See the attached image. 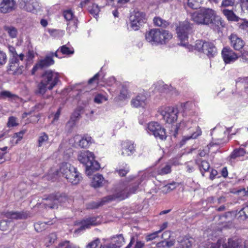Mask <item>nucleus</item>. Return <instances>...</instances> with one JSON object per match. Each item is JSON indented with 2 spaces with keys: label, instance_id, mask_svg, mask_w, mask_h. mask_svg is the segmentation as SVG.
I'll list each match as a JSON object with an SVG mask.
<instances>
[{
  "label": "nucleus",
  "instance_id": "69168bd1",
  "mask_svg": "<svg viewBox=\"0 0 248 248\" xmlns=\"http://www.w3.org/2000/svg\"><path fill=\"white\" fill-rule=\"evenodd\" d=\"M241 57L242 59L243 62H248V51L244 50L241 53Z\"/></svg>",
  "mask_w": 248,
  "mask_h": 248
},
{
  "label": "nucleus",
  "instance_id": "7ed1b4c3",
  "mask_svg": "<svg viewBox=\"0 0 248 248\" xmlns=\"http://www.w3.org/2000/svg\"><path fill=\"white\" fill-rule=\"evenodd\" d=\"M78 160L86 167V173L90 175L100 168L99 163L94 160V156L92 152L89 151H82L78 153Z\"/></svg>",
  "mask_w": 248,
  "mask_h": 248
},
{
  "label": "nucleus",
  "instance_id": "6e6d98bb",
  "mask_svg": "<svg viewBox=\"0 0 248 248\" xmlns=\"http://www.w3.org/2000/svg\"><path fill=\"white\" fill-rule=\"evenodd\" d=\"M161 232V230L156 231L152 233L147 235L146 237L147 241H150L155 239L157 236V234Z\"/></svg>",
  "mask_w": 248,
  "mask_h": 248
},
{
  "label": "nucleus",
  "instance_id": "5fc2aeb1",
  "mask_svg": "<svg viewBox=\"0 0 248 248\" xmlns=\"http://www.w3.org/2000/svg\"><path fill=\"white\" fill-rule=\"evenodd\" d=\"M116 171L120 176H124L129 171V168L126 165L124 169H120L119 170H117Z\"/></svg>",
  "mask_w": 248,
  "mask_h": 248
},
{
  "label": "nucleus",
  "instance_id": "0e129e2a",
  "mask_svg": "<svg viewBox=\"0 0 248 248\" xmlns=\"http://www.w3.org/2000/svg\"><path fill=\"white\" fill-rule=\"evenodd\" d=\"M80 116V113L79 110H76L72 114L71 119L73 121L75 122L79 118Z\"/></svg>",
  "mask_w": 248,
  "mask_h": 248
},
{
  "label": "nucleus",
  "instance_id": "58836bf2",
  "mask_svg": "<svg viewBox=\"0 0 248 248\" xmlns=\"http://www.w3.org/2000/svg\"><path fill=\"white\" fill-rule=\"evenodd\" d=\"M246 154L245 150L243 148L234 150L231 155L232 158L235 159L238 157L242 156Z\"/></svg>",
  "mask_w": 248,
  "mask_h": 248
},
{
  "label": "nucleus",
  "instance_id": "13d9d810",
  "mask_svg": "<svg viewBox=\"0 0 248 248\" xmlns=\"http://www.w3.org/2000/svg\"><path fill=\"white\" fill-rule=\"evenodd\" d=\"M235 3V0H223L221 6L223 7L232 6Z\"/></svg>",
  "mask_w": 248,
  "mask_h": 248
},
{
  "label": "nucleus",
  "instance_id": "e433bc0d",
  "mask_svg": "<svg viewBox=\"0 0 248 248\" xmlns=\"http://www.w3.org/2000/svg\"><path fill=\"white\" fill-rule=\"evenodd\" d=\"M108 100V97L106 94L101 93H97L94 98V102L97 104H101L106 101Z\"/></svg>",
  "mask_w": 248,
  "mask_h": 248
},
{
  "label": "nucleus",
  "instance_id": "a878e982",
  "mask_svg": "<svg viewBox=\"0 0 248 248\" xmlns=\"http://www.w3.org/2000/svg\"><path fill=\"white\" fill-rule=\"evenodd\" d=\"M54 56L53 53L51 55H47L45 58L38 61V65H40V69L48 67L54 64V61L53 59V56Z\"/></svg>",
  "mask_w": 248,
  "mask_h": 248
},
{
  "label": "nucleus",
  "instance_id": "a211bd4d",
  "mask_svg": "<svg viewBox=\"0 0 248 248\" xmlns=\"http://www.w3.org/2000/svg\"><path fill=\"white\" fill-rule=\"evenodd\" d=\"M162 238L164 240L157 243V248H170L175 243V240L170 238V232L169 231L164 232L162 233Z\"/></svg>",
  "mask_w": 248,
  "mask_h": 248
},
{
  "label": "nucleus",
  "instance_id": "4d7b16f0",
  "mask_svg": "<svg viewBox=\"0 0 248 248\" xmlns=\"http://www.w3.org/2000/svg\"><path fill=\"white\" fill-rule=\"evenodd\" d=\"M242 10L248 12V0H239Z\"/></svg>",
  "mask_w": 248,
  "mask_h": 248
},
{
  "label": "nucleus",
  "instance_id": "9b49d317",
  "mask_svg": "<svg viewBox=\"0 0 248 248\" xmlns=\"http://www.w3.org/2000/svg\"><path fill=\"white\" fill-rule=\"evenodd\" d=\"M145 20V14L144 12L134 10L130 16V27L133 30L137 31Z\"/></svg>",
  "mask_w": 248,
  "mask_h": 248
},
{
  "label": "nucleus",
  "instance_id": "ea45409f",
  "mask_svg": "<svg viewBox=\"0 0 248 248\" xmlns=\"http://www.w3.org/2000/svg\"><path fill=\"white\" fill-rule=\"evenodd\" d=\"M0 95L3 98H8L9 99H16L17 98V95L12 93L8 91H2L0 93Z\"/></svg>",
  "mask_w": 248,
  "mask_h": 248
},
{
  "label": "nucleus",
  "instance_id": "4be33fe9",
  "mask_svg": "<svg viewBox=\"0 0 248 248\" xmlns=\"http://www.w3.org/2000/svg\"><path fill=\"white\" fill-rule=\"evenodd\" d=\"M75 143L80 148H88L91 143L92 138L90 136H84L81 138L79 135H76L74 137Z\"/></svg>",
  "mask_w": 248,
  "mask_h": 248
},
{
  "label": "nucleus",
  "instance_id": "3c124183",
  "mask_svg": "<svg viewBox=\"0 0 248 248\" xmlns=\"http://www.w3.org/2000/svg\"><path fill=\"white\" fill-rule=\"evenodd\" d=\"M90 13L93 15L94 17L97 16L100 12V8L98 5L93 4L92 6L89 9Z\"/></svg>",
  "mask_w": 248,
  "mask_h": 248
},
{
  "label": "nucleus",
  "instance_id": "39448f33",
  "mask_svg": "<svg viewBox=\"0 0 248 248\" xmlns=\"http://www.w3.org/2000/svg\"><path fill=\"white\" fill-rule=\"evenodd\" d=\"M60 172L73 185H77L82 179V176L77 168L69 163H62L60 168Z\"/></svg>",
  "mask_w": 248,
  "mask_h": 248
},
{
  "label": "nucleus",
  "instance_id": "dca6fc26",
  "mask_svg": "<svg viewBox=\"0 0 248 248\" xmlns=\"http://www.w3.org/2000/svg\"><path fill=\"white\" fill-rule=\"evenodd\" d=\"M136 151V145L131 140H125L122 143L121 155L128 156L133 155Z\"/></svg>",
  "mask_w": 248,
  "mask_h": 248
},
{
  "label": "nucleus",
  "instance_id": "49530a36",
  "mask_svg": "<svg viewBox=\"0 0 248 248\" xmlns=\"http://www.w3.org/2000/svg\"><path fill=\"white\" fill-rule=\"evenodd\" d=\"M196 162H194L192 161L187 162L185 163L186 170L188 173H191L195 170V166Z\"/></svg>",
  "mask_w": 248,
  "mask_h": 248
},
{
  "label": "nucleus",
  "instance_id": "ddd939ff",
  "mask_svg": "<svg viewBox=\"0 0 248 248\" xmlns=\"http://www.w3.org/2000/svg\"><path fill=\"white\" fill-rule=\"evenodd\" d=\"M44 200L46 201V202H44L46 207L50 209H57L62 202L66 200V198L60 193H57L51 194Z\"/></svg>",
  "mask_w": 248,
  "mask_h": 248
},
{
  "label": "nucleus",
  "instance_id": "2eb2a0df",
  "mask_svg": "<svg viewBox=\"0 0 248 248\" xmlns=\"http://www.w3.org/2000/svg\"><path fill=\"white\" fill-rule=\"evenodd\" d=\"M97 217H90L83 219L80 222V227L74 231L75 233H79L80 232L90 228L91 226H95L99 224L97 221Z\"/></svg>",
  "mask_w": 248,
  "mask_h": 248
},
{
  "label": "nucleus",
  "instance_id": "bb28decb",
  "mask_svg": "<svg viewBox=\"0 0 248 248\" xmlns=\"http://www.w3.org/2000/svg\"><path fill=\"white\" fill-rule=\"evenodd\" d=\"M105 180L103 176L99 174H96L94 175L91 185L92 186L96 188L102 186L105 183Z\"/></svg>",
  "mask_w": 248,
  "mask_h": 248
},
{
  "label": "nucleus",
  "instance_id": "f3484780",
  "mask_svg": "<svg viewBox=\"0 0 248 248\" xmlns=\"http://www.w3.org/2000/svg\"><path fill=\"white\" fill-rule=\"evenodd\" d=\"M211 135L215 144H219L221 143L222 139L225 136V128L220 126H217L211 130Z\"/></svg>",
  "mask_w": 248,
  "mask_h": 248
},
{
  "label": "nucleus",
  "instance_id": "8fccbe9b",
  "mask_svg": "<svg viewBox=\"0 0 248 248\" xmlns=\"http://www.w3.org/2000/svg\"><path fill=\"white\" fill-rule=\"evenodd\" d=\"M200 2L201 0H187L188 6L194 9H197L199 7Z\"/></svg>",
  "mask_w": 248,
  "mask_h": 248
},
{
  "label": "nucleus",
  "instance_id": "473e14b6",
  "mask_svg": "<svg viewBox=\"0 0 248 248\" xmlns=\"http://www.w3.org/2000/svg\"><path fill=\"white\" fill-rule=\"evenodd\" d=\"M4 31L12 38H16L17 36V29L12 26H5L4 27Z\"/></svg>",
  "mask_w": 248,
  "mask_h": 248
},
{
  "label": "nucleus",
  "instance_id": "de8ad7c7",
  "mask_svg": "<svg viewBox=\"0 0 248 248\" xmlns=\"http://www.w3.org/2000/svg\"><path fill=\"white\" fill-rule=\"evenodd\" d=\"M59 247L64 248H80L79 246L73 244H70L68 241H64L59 244Z\"/></svg>",
  "mask_w": 248,
  "mask_h": 248
},
{
  "label": "nucleus",
  "instance_id": "0eeeda50",
  "mask_svg": "<svg viewBox=\"0 0 248 248\" xmlns=\"http://www.w3.org/2000/svg\"><path fill=\"white\" fill-rule=\"evenodd\" d=\"M25 56L20 53L19 56L10 57L8 71L15 75H21L23 71V64L25 62Z\"/></svg>",
  "mask_w": 248,
  "mask_h": 248
},
{
  "label": "nucleus",
  "instance_id": "603ef678",
  "mask_svg": "<svg viewBox=\"0 0 248 248\" xmlns=\"http://www.w3.org/2000/svg\"><path fill=\"white\" fill-rule=\"evenodd\" d=\"M18 125L17 123L16 118L15 117L11 116L8 119L7 126L8 127L15 126Z\"/></svg>",
  "mask_w": 248,
  "mask_h": 248
},
{
  "label": "nucleus",
  "instance_id": "6e6552de",
  "mask_svg": "<svg viewBox=\"0 0 248 248\" xmlns=\"http://www.w3.org/2000/svg\"><path fill=\"white\" fill-rule=\"evenodd\" d=\"M210 239L213 240V238L211 237L208 239V246L210 248H240L241 246V240L236 238L229 239L227 242H225V239L224 238H221L218 239L216 243L211 242Z\"/></svg>",
  "mask_w": 248,
  "mask_h": 248
},
{
  "label": "nucleus",
  "instance_id": "2f4dec72",
  "mask_svg": "<svg viewBox=\"0 0 248 248\" xmlns=\"http://www.w3.org/2000/svg\"><path fill=\"white\" fill-rule=\"evenodd\" d=\"M67 31L69 33L76 31L78 27V19H74L73 20L68 21L67 23Z\"/></svg>",
  "mask_w": 248,
  "mask_h": 248
},
{
  "label": "nucleus",
  "instance_id": "c9c22d12",
  "mask_svg": "<svg viewBox=\"0 0 248 248\" xmlns=\"http://www.w3.org/2000/svg\"><path fill=\"white\" fill-rule=\"evenodd\" d=\"M109 202L108 201H103V198L99 202H92L88 203L87 205V208L89 209H93L98 208L101 205H103L106 202Z\"/></svg>",
  "mask_w": 248,
  "mask_h": 248
},
{
  "label": "nucleus",
  "instance_id": "4468645a",
  "mask_svg": "<svg viewBox=\"0 0 248 248\" xmlns=\"http://www.w3.org/2000/svg\"><path fill=\"white\" fill-rule=\"evenodd\" d=\"M18 3L20 8L32 13L36 12L39 7L37 0H18Z\"/></svg>",
  "mask_w": 248,
  "mask_h": 248
},
{
  "label": "nucleus",
  "instance_id": "9d476101",
  "mask_svg": "<svg viewBox=\"0 0 248 248\" xmlns=\"http://www.w3.org/2000/svg\"><path fill=\"white\" fill-rule=\"evenodd\" d=\"M146 130L149 134H153L157 139L164 140L167 138L165 128L157 122L149 123Z\"/></svg>",
  "mask_w": 248,
  "mask_h": 248
},
{
  "label": "nucleus",
  "instance_id": "09e8293b",
  "mask_svg": "<svg viewBox=\"0 0 248 248\" xmlns=\"http://www.w3.org/2000/svg\"><path fill=\"white\" fill-rule=\"evenodd\" d=\"M208 202L217 204H220L225 202L226 201V198L224 196H221L219 198L216 200L214 197H210L208 199Z\"/></svg>",
  "mask_w": 248,
  "mask_h": 248
},
{
  "label": "nucleus",
  "instance_id": "052dcab7",
  "mask_svg": "<svg viewBox=\"0 0 248 248\" xmlns=\"http://www.w3.org/2000/svg\"><path fill=\"white\" fill-rule=\"evenodd\" d=\"M25 134V131H21L18 133H16L14 134L13 138L16 139L17 138V140L16 141V143H17L19 141H20L23 138L24 134Z\"/></svg>",
  "mask_w": 248,
  "mask_h": 248
},
{
  "label": "nucleus",
  "instance_id": "6ab92c4d",
  "mask_svg": "<svg viewBox=\"0 0 248 248\" xmlns=\"http://www.w3.org/2000/svg\"><path fill=\"white\" fill-rule=\"evenodd\" d=\"M222 56L226 63L234 62L238 58V56L229 47H224L222 50Z\"/></svg>",
  "mask_w": 248,
  "mask_h": 248
},
{
  "label": "nucleus",
  "instance_id": "f03ea898",
  "mask_svg": "<svg viewBox=\"0 0 248 248\" xmlns=\"http://www.w3.org/2000/svg\"><path fill=\"white\" fill-rule=\"evenodd\" d=\"M59 73L51 70H46L42 75V79L38 85L37 93L44 95L47 90H51L59 81Z\"/></svg>",
  "mask_w": 248,
  "mask_h": 248
},
{
  "label": "nucleus",
  "instance_id": "1a4fd4ad",
  "mask_svg": "<svg viewBox=\"0 0 248 248\" xmlns=\"http://www.w3.org/2000/svg\"><path fill=\"white\" fill-rule=\"evenodd\" d=\"M158 112L162 116L163 119L169 124L174 123L178 118V110L174 107H161L159 108Z\"/></svg>",
  "mask_w": 248,
  "mask_h": 248
},
{
  "label": "nucleus",
  "instance_id": "c85d7f7f",
  "mask_svg": "<svg viewBox=\"0 0 248 248\" xmlns=\"http://www.w3.org/2000/svg\"><path fill=\"white\" fill-rule=\"evenodd\" d=\"M60 52L63 54H72L74 53V49L72 48H70L68 47L66 45H63L61 46L55 53H54V56L59 58H62V57L60 56L58 54Z\"/></svg>",
  "mask_w": 248,
  "mask_h": 248
},
{
  "label": "nucleus",
  "instance_id": "f257e3e1",
  "mask_svg": "<svg viewBox=\"0 0 248 248\" xmlns=\"http://www.w3.org/2000/svg\"><path fill=\"white\" fill-rule=\"evenodd\" d=\"M191 19L197 24L210 25L215 30L224 26L221 18L210 8H202L191 14Z\"/></svg>",
  "mask_w": 248,
  "mask_h": 248
},
{
  "label": "nucleus",
  "instance_id": "bf43d9fd",
  "mask_svg": "<svg viewBox=\"0 0 248 248\" xmlns=\"http://www.w3.org/2000/svg\"><path fill=\"white\" fill-rule=\"evenodd\" d=\"M128 92L126 88L123 87L121 90L120 97L121 99H125L128 97Z\"/></svg>",
  "mask_w": 248,
  "mask_h": 248
},
{
  "label": "nucleus",
  "instance_id": "774afa93",
  "mask_svg": "<svg viewBox=\"0 0 248 248\" xmlns=\"http://www.w3.org/2000/svg\"><path fill=\"white\" fill-rule=\"evenodd\" d=\"M99 248H119V246H116V244H109L101 245Z\"/></svg>",
  "mask_w": 248,
  "mask_h": 248
},
{
  "label": "nucleus",
  "instance_id": "cd10ccee",
  "mask_svg": "<svg viewBox=\"0 0 248 248\" xmlns=\"http://www.w3.org/2000/svg\"><path fill=\"white\" fill-rule=\"evenodd\" d=\"M196 163L199 166L200 171L203 176L204 172L208 171L210 169L209 163L206 160L198 159L196 160Z\"/></svg>",
  "mask_w": 248,
  "mask_h": 248
},
{
  "label": "nucleus",
  "instance_id": "393cba45",
  "mask_svg": "<svg viewBox=\"0 0 248 248\" xmlns=\"http://www.w3.org/2000/svg\"><path fill=\"white\" fill-rule=\"evenodd\" d=\"M4 216L7 218L12 219H24L27 217V215L23 212H7L4 214Z\"/></svg>",
  "mask_w": 248,
  "mask_h": 248
},
{
  "label": "nucleus",
  "instance_id": "e2e57ef3",
  "mask_svg": "<svg viewBox=\"0 0 248 248\" xmlns=\"http://www.w3.org/2000/svg\"><path fill=\"white\" fill-rule=\"evenodd\" d=\"M7 56L5 53L0 51V66L6 63Z\"/></svg>",
  "mask_w": 248,
  "mask_h": 248
},
{
  "label": "nucleus",
  "instance_id": "37998d69",
  "mask_svg": "<svg viewBox=\"0 0 248 248\" xmlns=\"http://www.w3.org/2000/svg\"><path fill=\"white\" fill-rule=\"evenodd\" d=\"M100 244V240L98 238H96L94 240L90 242L86 246L85 248H97Z\"/></svg>",
  "mask_w": 248,
  "mask_h": 248
},
{
  "label": "nucleus",
  "instance_id": "c756f323",
  "mask_svg": "<svg viewBox=\"0 0 248 248\" xmlns=\"http://www.w3.org/2000/svg\"><path fill=\"white\" fill-rule=\"evenodd\" d=\"M222 12L229 20L234 21L239 20V18L232 10L224 9L222 11Z\"/></svg>",
  "mask_w": 248,
  "mask_h": 248
},
{
  "label": "nucleus",
  "instance_id": "f704fd0d",
  "mask_svg": "<svg viewBox=\"0 0 248 248\" xmlns=\"http://www.w3.org/2000/svg\"><path fill=\"white\" fill-rule=\"evenodd\" d=\"M194 242L193 238H185L181 242L180 246L178 248H190Z\"/></svg>",
  "mask_w": 248,
  "mask_h": 248
},
{
  "label": "nucleus",
  "instance_id": "4c0bfd02",
  "mask_svg": "<svg viewBox=\"0 0 248 248\" xmlns=\"http://www.w3.org/2000/svg\"><path fill=\"white\" fill-rule=\"evenodd\" d=\"M171 166L170 164H166L157 170V173L160 175H164L170 173L171 171Z\"/></svg>",
  "mask_w": 248,
  "mask_h": 248
},
{
  "label": "nucleus",
  "instance_id": "a19ab883",
  "mask_svg": "<svg viewBox=\"0 0 248 248\" xmlns=\"http://www.w3.org/2000/svg\"><path fill=\"white\" fill-rule=\"evenodd\" d=\"M239 217L242 220L246 219L248 218V205H245L241 210L238 212Z\"/></svg>",
  "mask_w": 248,
  "mask_h": 248
},
{
  "label": "nucleus",
  "instance_id": "7c9ffc66",
  "mask_svg": "<svg viewBox=\"0 0 248 248\" xmlns=\"http://www.w3.org/2000/svg\"><path fill=\"white\" fill-rule=\"evenodd\" d=\"M201 134H202L201 130L199 128V127L198 126H197L196 131L193 132L192 133V134H191L190 136H184L183 138L182 142L183 143H184L187 140H189L196 139L198 137L200 136L201 135Z\"/></svg>",
  "mask_w": 248,
  "mask_h": 248
},
{
  "label": "nucleus",
  "instance_id": "412c9836",
  "mask_svg": "<svg viewBox=\"0 0 248 248\" xmlns=\"http://www.w3.org/2000/svg\"><path fill=\"white\" fill-rule=\"evenodd\" d=\"M203 53L211 59L217 55V49L212 43L204 42Z\"/></svg>",
  "mask_w": 248,
  "mask_h": 248
},
{
  "label": "nucleus",
  "instance_id": "f8f14e48",
  "mask_svg": "<svg viewBox=\"0 0 248 248\" xmlns=\"http://www.w3.org/2000/svg\"><path fill=\"white\" fill-rule=\"evenodd\" d=\"M191 25L187 21H185L180 24L176 29L177 35L181 40V45L186 46L187 45L186 41L187 40L188 34L191 30Z\"/></svg>",
  "mask_w": 248,
  "mask_h": 248
},
{
  "label": "nucleus",
  "instance_id": "5701e85b",
  "mask_svg": "<svg viewBox=\"0 0 248 248\" xmlns=\"http://www.w3.org/2000/svg\"><path fill=\"white\" fill-rule=\"evenodd\" d=\"M131 105L135 108H144L147 105L146 96L143 94H139L133 98L131 101Z\"/></svg>",
  "mask_w": 248,
  "mask_h": 248
},
{
  "label": "nucleus",
  "instance_id": "20e7f679",
  "mask_svg": "<svg viewBox=\"0 0 248 248\" xmlns=\"http://www.w3.org/2000/svg\"><path fill=\"white\" fill-rule=\"evenodd\" d=\"M172 34L168 31L161 29H153L145 35V39L152 44H163L172 38Z\"/></svg>",
  "mask_w": 248,
  "mask_h": 248
},
{
  "label": "nucleus",
  "instance_id": "338daca9",
  "mask_svg": "<svg viewBox=\"0 0 248 248\" xmlns=\"http://www.w3.org/2000/svg\"><path fill=\"white\" fill-rule=\"evenodd\" d=\"M134 248H143L145 244L143 242L139 240H136Z\"/></svg>",
  "mask_w": 248,
  "mask_h": 248
},
{
  "label": "nucleus",
  "instance_id": "680f3d73",
  "mask_svg": "<svg viewBox=\"0 0 248 248\" xmlns=\"http://www.w3.org/2000/svg\"><path fill=\"white\" fill-rule=\"evenodd\" d=\"M154 22L156 26H162L165 25V21L161 18L156 17L154 18Z\"/></svg>",
  "mask_w": 248,
  "mask_h": 248
},
{
  "label": "nucleus",
  "instance_id": "a18cd8bd",
  "mask_svg": "<svg viewBox=\"0 0 248 248\" xmlns=\"http://www.w3.org/2000/svg\"><path fill=\"white\" fill-rule=\"evenodd\" d=\"M64 18L68 22L77 19L74 16L72 11L70 10L64 11L63 13Z\"/></svg>",
  "mask_w": 248,
  "mask_h": 248
},
{
  "label": "nucleus",
  "instance_id": "423d86ee",
  "mask_svg": "<svg viewBox=\"0 0 248 248\" xmlns=\"http://www.w3.org/2000/svg\"><path fill=\"white\" fill-rule=\"evenodd\" d=\"M138 188V185H137L125 186L124 188L119 190L114 194L104 197L103 201H108L109 202L116 200H123L128 198L131 194H134Z\"/></svg>",
  "mask_w": 248,
  "mask_h": 248
},
{
  "label": "nucleus",
  "instance_id": "864d4df0",
  "mask_svg": "<svg viewBox=\"0 0 248 248\" xmlns=\"http://www.w3.org/2000/svg\"><path fill=\"white\" fill-rule=\"evenodd\" d=\"M204 42H203L201 40H198L196 42L195 48L196 50H197L199 51L202 50V51L203 52L204 49Z\"/></svg>",
  "mask_w": 248,
  "mask_h": 248
},
{
  "label": "nucleus",
  "instance_id": "b1692460",
  "mask_svg": "<svg viewBox=\"0 0 248 248\" xmlns=\"http://www.w3.org/2000/svg\"><path fill=\"white\" fill-rule=\"evenodd\" d=\"M231 46L236 50H240L244 46V41L235 34L230 36Z\"/></svg>",
  "mask_w": 248,
  "mask_h": 248
},
{
  "label": "nucleus",
  "instance_id": "72a5a7b5",
  "mask_svg": "<svg viewBox=\"0 0 248 248\" xmlns=\"http://www.w3.org/2000/svg\"><path fill=\"white\" fill-rule=\"evenodd\" d=\"M48 136L46 133H42L38 139V146L42 147L48 143Z\"/></svg>",
  "mask_w": 248,
  "mask_h": 248
},
{
  "label": "nucleus",
  "instance_id": "79ce46f5",
  "mask_svg": "<svg viewBox=\"0 0 248 248\" xmlns=\"http://www.w3.org/2000/svg\"><path fill=\"white\" fill-rule=\"evenodd\" d=\"M112 239L116 246H119V248L124 243V239L122 234L117 235L113 237Z\"/></svg>",
  "mask_w": 248,
  "mask_h": 248
},
{
  "label": "nucleus",
  "instance_id": "c03bdc74",
  "mask_svg": "<svg viewBox=\"0 0 248 248\" xmlns=\"http://www.w3.org/2000/svg\"><path fill=\"white\" fill-rule=\"evenodd\" d=\"M176 185H177L176 183L169 184L163 186L162 187V190L164 193L170 192V191H171V190H173L176 188Z\"/></svg>",
  "mask_w": 248,
  "mask_h": 248
},
{
  "label": "nucleus",
  "instance_id": "aec40b11",
  "mask_svg": "<svg viewBox=\"0 0 248 248\" xmlns=\"http://www.w3.org/2000/svg\"><path fill=\"white\" fill-rule=\"evenodd\" d=\"M16 8V1L14 0H0V12L9 13Z\"/></svg>",
  "mask_w": 248,
  "mask_h": 248
}]
</instances>
